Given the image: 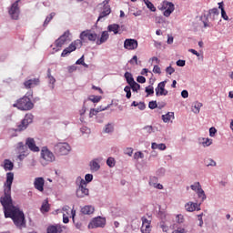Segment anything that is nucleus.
<instances>
[{"instance_id":"f03ea898","label":"nucleus","mask_w":233,"mask_h":233,"mask_svg":"<svg viewBox=\"0 0 233 233\" xmlns=\"http://www.w3.org/2000/svg\"><path fill=\"white\" fill-rule=\"evenodd\" d=\"M13 106L14 108H17L18 110L26 112L34 108V103H32L30 97L24 96L23 97L16 100V103H15Z\"/></svg>"},{"instance_id":"cd10ccee","label":"nucleus","mask_w":233,"mask_h":233,"mask_svg":"<svg viewBox=\"0 0 233 233\" xmlns=\"http://www.w3.org/2000/svg\"><path fill=\"white\" fill-rule=\"evenodd\" d=\"M101 168V166L99 165V159H94L90 162V169L92 172H97Z\"/></svg>"},{"instance_id":"f257e3e1","label":"nucleus","mask_w":233,"mask_h":233,"mask_svg":"<svg viewBox=\"0 0 233 233\" xmlns=\"http://www.w3.org/2000/svg\"><path fill=\"white\" fill-rule=\"evenodd\" d=\"M12 183H14V173H6V180L4 184L5 196L0 198V203L4 207L5 218H11L15 227L22 228L25 227V213L19 208L14 206L12 200Z\"/></svg>"},{"instance_id":"c85d7f7f","label":"nucleus","mask_w":233,"mask_h":233,"mask_svg":"<svg viewBox=\"0 0 233 233\" xmlns=\"http://www.w3.org/2000/svg\"><path fill=\"white\" fill-rule=\"evenodd\" d=\"M94 207L92 206H85L84 208H81V212L82 214L85 215H90V214H94Z\"/></svg>"},{"instance_id":"8fccbe9b","label":"nucleus","mask_w":233,"mask_h":233,"mask_svg":"<svg viewBox=\"0 0 233 233\" xmlns=\"http://www.w3.org/2000/svg\"><path fill=\"white\" fill-rule=\"evenodd\" d=\"M148 106L151 110L157 108V101H150Z\"/></svg>"},{"instance_id":"052dcab7","label":"nucleus","mask_w":233,"mask_h":233,"mask_svg":"<svg viewBox=\"0 0 233 233\" xmlns=\"http://www.w3.org/2000/svg\"><path fill=\"white\" fill-rule=\"evenodd\" d=\"M131 65H137V56H134L132 59L129 61Z\"/></svg>"},{"instance_id":"7c9ffc66","label":"nucleus","mask_w":233,"mask_h":233,"mask_svg":"<svg viewBox=\"0 0 233 233\" xmlns=\"http://www.w3.org/2000/svg\"><path fill=\"white\" fill-rule=\"evenodd\" d=\"M108 32H113L115 35L119 34V25L112 24L107 26Z\"/></svg>"},{"instance_id":"e433bc0d","label":"nucleus","mask_w":233,"mask_h":233,"mask_svg":"<svg viewBox=\"0 0 233 233\" xmlns=\"http://www.w3.org/2000/svg\"><path fill=\"white\" fill-rule=\"evenodd\" d=\"M47 77H48L49 83L51 85L56 84V78L52 76V69H50V68L47 69Z\"/></svg>"},{"instance_id":"0e129e2a","label":"nucleus","mask_w":233,"mask_h":233,"mask_svg":"<svg viewBox=\"0 0 233 233\" xmlns=\"http://www.w3.org/2000/svg\"><path fill=\"white\" fill-rule=\"evenodd\" d=\"M186 62L185 60H177V66H185Z\"/></svg>"},{"instance_id":"603ef678","label":"nucleus","mask_w":233,"mask_h":233,"mask_svg":"<svg viewBox=\"0 0 233 233\" xmlns=\"http://www.w3.org/2000/svg\"><path fill=\"white\" fill-rule=\"evenodd\" d=\"M167 74H168L169 76H172V74H174V72H176V69H174V67H172L171 66H167L166 69Z\"/></svg>"},{"instance_id":"2f4dec72","label":"nucleus","mask_w":233,"mask_h":233,"mask_svg":"<svg viewBox=\"0 0 233 233\" xmlns=\"http://www.w3.org/2000/svg\"><path fill=\"white\" fill-rule=\"evenodd\" d=\"M174 112H168L167 114L162 116L164 123H169L171 119H174Z\"/></svg>"},{"instance_id":"2eb2a0df","label":"nucleus","mask_w":233,"mask_h":233,"mask_svg":"<svg viewBox=\"0 0 233 233\" xmlns=\"http://www.w3.org/2000/svg\"><path fill=\"white\" fill-rule=\"evenodd\" d=\"M191 189L198 193V198H200L202 201L207 199V195H205V191L201 188V184H199V182L191 185Z\"/></svg>"},{"instance_id":"dca6fc26","label":"nucleus","mask_w":233,"mask_h":233,"mask_svg":"<svg viewBox=\"0 0 233 233\" xmlns=\"http://www.w3.org/2000/svg\"><path fill=\"white\" fill-rule=\"evenodd\" d=\"M34 187L38 192H45V178L43 177H35Z\"/></svg>"},{"instance_id":"9d476101","label":"nucleus","mask_w":233,"mask_h":233,"mask_svg":"<svg viewBox=\"0 0 233 233\" xmlns=\"http://www.w3.org/2000/svg\"><path fill=\"white\" fill-rule=\"evenodd\" d=\"M21 0H16L14 4H12V5L8 11L9 15H11V17L13 19H15V21H17V19H19V14H20L19 2Z\"/></svg>"},{"instance_id":"ddd939ff","label":"nucleus","mask_w":233,"mask_h":233,"mask_svg":"<svg viewBox=\"0 0 233 233\" xmlns=\"http://www.w3.org/2000/svg\"><path fill=\"white\" fill-rule=\"evenodd\" d=\"M167 86V80L158 83L157 86L155 88L157 97L159 96H168V90L165 89Z\"/></svg>"},{"instance_id":"bf43d9fd","label":"nucleus","mask_w":233,"mask_h":233,"mask_svg":"<svg viewBox=\"0 0 233 233\" xmlns=\"http://www.w3.org/2000/svg\"><path fill=\"white\" fill-rule=\"evenodd\" d=\"M153 72L154 74H161V67L159 66H154Z\"/></svg>"},{"instance_id":"49530a36","label":"nucleus","mask_w":233,"mask_h":233,"mask_svg":"<svg viewBox=\"0 0 233 233\" xmlns=\"http://www.w3.org/2000/svg\"><path fill=\"white\" fill-rule=\"evenodd\" d=\"M76 65H82V66L88 67V65H86V64L85 63V56H82V57L79 58V59L76 61Z\"/></svg>"},{"instance_id":"6e6552de","label":"nucleus","mask_w":233,"mask_h":233,"mask_svg":"<svg viewBox=\"0 0 233 233\" xmlns=\"http://www.w3.org/2000/svg\"><path fill=\"white\" fill-rule=\"evenodd\" d=\"M86 181L85 179H80V184L78 188L76 189V196L77 198H85V196H88V188Z\"/></svg>"},{"instance_id":"f704fd0d","label":"nucleus","mask_w":233,"mask_h":233,"mask_svg":"<svg viewBox=\"0 0 233 233\" xmlns=\"http://www.w3.org/2000/svg\"><path fill=\"white\" fill-rule=\"evenodd\" d=\"M201 106H203L202 103L196 102L194 105V108L192 109V112H194V114H199V111L201 110Z\"/></svg>"},{"instance_id":"6ab92c4d","label":"nucleus","mask_w":233,"mask_h":233,"mask_svg":"<svg viewBox=\"0 0 233 233\" xmlns=\"http://www.w3.org/2000/svg\"><path fill=\"white\" fill-rule=\"evenodd\" d=\"M68 35H70L69 31H66L56 41V48H61L65 43H66V39H68Z\"/></svg>"},{"instance_id":"de8ad7c7","label":"nucleus","mask_w":233,"mask_h":233,"mask_svg":"<svg viewBox=\"0 0 233 233\" xmlns=\"http://www.w3.org/2000/svg\"><path fill=\"white\" fill-rule=\"evenodd\" d=\"M90 101H92V103H99V101H101V96H91L89 97Z\"/></svg>"},{"instance_id":"a19ab883","label":"nucleus","mask_w":233,"mask_h":233,"mask_svg":"<svg viewBox=\"0 0 233 233\" xmlns=\"http://www.w3.org/2000/svg\"><path fill=\"white\" fill-rule=\"evenodd\" d=\"M132 87H130V86H127L125 88H124V91L126 92V97L127 99H130L132 97Z\"/></svg>"},{"instance_id":"423d86ee","label":"nucleus","mask_w":233,"mask_h":233,"mask_svg":"<svg viewBox=\"0 0 233 233\" xmlns=\"http://www.w3.org/2000/svg\"><path fill=\"white\" fill-rule=\"evenodd\" d=\"M79 37H80L79 41H81L82 44L87 43V41L94 42L97 40V34L92 33V31L90 30H86L80 34Z\"/></svg>"},{"instance_id":"58836bf2","label":"nucleus","mask_w":233,"mask_h":233,"mask_svg":"<svg viewBox=\"0 0 233 233\" xmlns=\"http://www.w3.org/2000/svg\"><path fill=\"white\" fill-rule=\"evenodd\" d=\"M218 8L221 10V17L224 19V21H228V15H227V12L225 11V8L219 4Z\"/></svg>"},{"instance_id":"72a5a7b5","label":"nucleus","mask_w":233,"mask_h":233,"mask_svg":"<svg viewBox=\"0 0 233 233\" xmlns=\"http://www.w3.org/2000/svg\"><path fill=\"white\" fill-rule=\"evenodd\" d=\"M50 210V204H48V200H45L41 207V212H48Z\"/></svg>"},{"instance_id":"6e6d98bb","label":"nucleus","mask_w":233,"mask_h":233,"mask_svg":"<svg viewBox=\"0 0 233 233\" xmlns=\"http://www.w3.org/2000/svg\"><path fill=\"white\" fill-rule=\"evenodd\" d=\"M206 166L207 167H216V161L212 159H208L206 161Z\"/></svg>"},{"instance_id":"ea45409f","label":"nucleus","mask_w":233,"mask_h":233,"mask_svg":"<svg viewBox=\"0 0 233 233\" xmlns=\"http://www.w3.org/2000/svg\"><path fill=\"white\" fill-rule=\"evenodd\" d=\"M106 165L110 168H114V167H116V159L114 157H108L106 160Z\"/></svg>"},{"instance_id":"864d4df0","label":"nucleus","mask_w":233,"mask_h":233,"mask_svg":"<svg viewBox=\"0 0 233 233\" xmlns=\"http://www.w3.org/2000/svg\"><path fill=\"white\" fill-rule=\"evenodd\" d=\"M97 114H99V110L93 108L89 112V117H93L94 116H97Z\"/></svg>"},{"instance_id":"1a4fd4ad","label":"nucleus","mask_w":233,"mask_h":233,"mask_svg":"<svg viewBox=\"0 0 233 233\" xmlns=\"http://www.w3.org/2000/svg\"><path fill=\"white\" fill-rule=\"evenodd\" d=\"M55 150L59 156H66L70 152V145L68 143H58L55 146Z\"/></svg>"},{"instance_id":"b1692460","label":"nucleus","mask_w":233,"mask_h":233,"mask_svg":"<svg viewBox=\"0 0 233 233\" xmlns=\"http://www.w3.org/2000/svg\"><path fill=\"white\" fill-rule=\"evenodd\" d=\"M39 85V78L29 79L24 83L25 88H34Z\"/></svg>"},{"instance_id":"c9c22d12","label":"nucleus","mask_w":233,"mask_h":233,"mask_svg":"<svg viewBox=\"0 0 233 233\" xmlns=\"http://www.w3.org/2000/svg\"><path fill=\"white\" fill-rule=\"evenodd\" d=\"M143 1L147 5V7L149 8L151 12H156V6L154 5V4H152V2H150L149 0H143Z\"/></svg>"},{"instance_id":"393cba45","label":"nucleus","mask_w":233,"mask_h":233,"mask_svg":"<svg viewBox=\"0 0 233 233\" xmlns=\"http://www.w3.org/2000/svg\"><path fill=\"white\" fill-rule=\"evenodd\" d=\"M63 232V228L60 225H51L47 228L46 233H61Z\"/></svg>"},{"instance_id":"4d7b16f0","label":"nucleus","mask_w":233,"mask_h":233,"mask_svg":"<svg viewBox=\"0 0 233 233\" xmlns=\"http://www.w3.org/2000/svg\"><path fill=\"white\" fill-rule=\"evenodd\" d=\"M137 83H141V84L147 83V78H145V76H139L137 77Z\"/></svg>"},{"instance_id":"37998d69","label":"nucleus","mask_w":233,"mask_h":233,"mask_svg":"<svg viewBox=\"0 0 233 233\" xmlns=\"http://www.w3.org/2000/svg\"><path fill=\"white\" fill-rule=\"evenodd\" d=\"M146 93H147V97H148V96H153L154 94V86H148L146 87Z\"/></svg>"},{"instance_id":"c756f323","label":"nucleus","mask_w":233,"mask_h":233,"mask_svg":"<svg viewBox=\"0 0 233 233\" xmlns=\"http://www.w3.org/2000/svg\"><path fill=\"white\" fill-rule=\"evenodd\" d=\"M154 181H157V177H153L150 178L149 185L151 187H154L155 188H157L158 190H163V185L154 183Z\"/></svg>"},{"instance_id":"338daca9","label":"nucleus","mask_w":233,"mask_h":233,"mask_svg":"<svg viewBox=\"0 0 233 233\" xmlns=\"http://www.w3.org/2000/svg\"><path fill=\"white\" fill-rule=\"evenodd\" d=\"M181 96H182V97H184V99H187V97H188V91L183 90L181 92Z\"/></svg>"},{"instance_id":"aec40b11","label":"nucleus","mask_w":233,"mask_h":233,"mask_svg":"<svg viewBox=\"0 0 233 233\" xmlns=\"http://www.w3.org/2000/svg\"><path fill=\"white\" fill-rule=\"evenodd\" d=\"M25 145L32 152H39V147L35 146V140H34V138L28 137L25 141Z\"/></svg>"},{"instance_id":"5701e85b","label":"nucleus","mask_w":233,"mask_h":233,"mask_svg":"<svg viewBox=\"0 0 233 233\" xmlns=\"http://www.w3.org/2000/svg\"><path fill=\"white\" fill-rule=\"evenodd\" d=\"M208 17H209L211 21H218V18L219 17V10H218V8L210 9Z\"/></svg>"},{"instance_id":"473e14b6","label":"nucleus","mask_w":233,"mask_h":233,"mask_svg":"<svg viewBox=\"0 0 233 233\" xmlns=\"http://www.w3.org/2000/svg\"><path fill=\"white\" fill-rule=\"evenodd\" d=\"M124 76L126 77V81L129 84V86L132 85V83L136 82L134 80V76H132V73L126 72Z\"/></svg>"},{"instance_id":"0eeeda50","label":"nucleus","mask_w":233,"mask_h":233,"mask_svg":"<svg viewBox=\"0 0 233 233\" xmlns=\"http://www.w3.org/2000/svg\"><path fill=\"white\" fill-rule=\"evenodd\" d=\"M32 121H34V115L26 114L25 116V118L15 128V132H22V130H26V127H28V125H30V123H32Z\"/></svg>"},{"instance_id":"412c9836","label":"nucleus","mask_w":233,"mask_h":233,"mask_svg":"<svg viewBox=\"0 0 233 233\" xmlns=\"http://www.w3.org/2000/svg\"><path fill=\"white\" fill-rule=\"evenodd\" d=\"M112 9H110V5H103V10L99 14L97 18V22L101 21V19L110 15Z\"/></svg>"},{"instance_id":"a211bd4d","label":"nucleus","mask_w":233,"mask_h":233,"mask_svg":"<svg viewBox=\"0 0 233 233\" xmlns=\"http://www.w3.org/2000/svg\"><path fill=\"white\" fill-rule=\"evenodd\" d=\"M142 221V227L140 228L142 233H150L152 232V227L150 226L151 221L147 220V218H141Z\"/></svg>"},{"instance_id":"7ed1b4c3","label":"nucleus","mask_w":233,"mask_h":233,"mask_svg":"<svg viewBox=\"0 0 233 233\" xmlns=\"http://www.w3.org/2000/svg\"><path fill=\"white\" fill-rule=\"evenodd\" d=\"M158 8L163 12V15L165 17H170V15H172V12H174V10H176V6L174 5V4L172 2H168L167 0H164L160 4Z\"/></svg>"},{"instance_id":"20e7f679","label":"nucleus","mask_w":233,"mask_h":233,"mask_svg":"<svg viewBox=\"0 0 233 233\" xmlns=\"http://www.w3.org/2000/svg\"><path fill=\"white\" fill-rule=\"evenodd\" d=\"M63 211V223H68L69 218H72L73 223H76V209L70 208L69 206H65L62 208Z\"/></svg>"},{"instance_id":"a878e982","label":"nucleus","mask_w":233,"mask_h":233,"mask_svg":"<svg viewBox=\"0 0 233 233\" xmlns=\"http://www.w3.org/2000/svg\"><path fill=\"white\" fill-rule=\"evenodd\" d=\"M108 37H110L108 31L102 32L100 38L96 40V45H103V43H106V41H108Z\"/></svg>"},{"instance_id":"bb28decb","label":"nucleus","mask_w":233,"mask_h":233,"mask_svg":"<svg viewBox=\"0 0 233 233\" xmlns=\"http://www.w3.org/2000/svg\"><path fill=\"white\" fill-rule=\"evenodd\" d=\"M3 168L5 170V172H8V170H14V162H11L10 159H5Z\"/></svg>"},{"instance_id":"5fc2aeb1","label":"nucleus","mask_w":233,"mask_h":233,"mask_svg":"<svg viewBox=\"0 0 233 233\" xmlns=\"http://www.w3.org/2000/svg\"><path fill=\"white\" fill-rule=\"evenodd\" d=\"M144 155L141 153V151L136 152L134 155L135 159H143Z\"/></svg>"},{"instance_id":"69168bd1","label":"nucleus","mask_w":233,"mask_h":233,"mask_svg":"<svg viewBox=\"0 0 233 233\" xmlns=\"http://www.w3.org/2000/svg\"><path fill=\"white\" fill-rule=\"evenodd\" d=\"M157 149L158 150H167V146L165 144H158Z\"/></svg>"},{"instance_id":"39448f33","label":"nucleus","mask_w":233,"mask_h":233,"mask_svg":"<svg viewBox=\"0 0 233 233\" xmlns=\"http://www.w3.org/2000/svg\"><path fill=\"white\" fill-rule=\"evenodd\" d=\"M83 46V43L81 40L76 39L74 42H72L68 47L65 48L61 54V57H66L68 54H72V52H76L77 48H81Z\"/></svg>"},{"instance_id":"f8f14e48","label":"nucleus","mask_w":233,"mask_h":233,"mask_svg":"<svg viewBox=\"0 0 233 233\" xmlns=\"http://www.w3.org/2000/svg\"><path fill=\"white\" fill-rule=\"evenodd\" d=\"M41 156L45 159V161H47L48 163H52L56 159V157L54 156V153L52 151L48 150V147H44L41 150Z\"/></svg>"},{"instance_id":"9b49d317","label":"nucleus","mask_w":233,"mask_h":233,"mask_svg":"<svg viewBox=\"0 0 233 233\" xmlns=\"http://www.w3.org/2000/svg\"><path fill=\"white\" fill-rule=\"evenodd\" d=\"M106 225V218L97 217L95 218L89 224V228H103Z\"/></svg>"},{"instance_id":"4be33fe9","label":"nucleus","mask_w":233,"mask_h":233,"mask_svg":"<svg viewBox=\"0 0 233 233\" xmlns=\"http://www.w3.org/2000/svg\"><path fill=\"white\" fill-rule=\"evenodd\" d=\"M201 204L194 203V202H189L185 205V208L187 212H194L195 210H201L200 208Z\"/></svg>"},{"instance_id":"f3484780","label":"nucleus","mask_w":233,"mask_h":233,"mask_svg":"<svg viewBox=\"0 0 233 233\" xmlns=\"http://www.w3.org/2000/svg\"><path fill=\"white\" fill-rule=\"evenodd\" d=\"M16 152L20 154L18 159H23L26 156V152H28V147L23 142H19L16 146Z\"/></svg>"},{"instance_id":"c03bdc74","label":"nucleus","mask_w":233,"mask_h":233,"mask_svg":"<svg viewBox=\"0 0 233 233\" xmlns=\"http://www.w3.org/2000/svg\"><path fill=\"white\" fill-rule=\"evenodd\" d=\"M176 221L178 223V225H181V223H185V217L181 214L177 215Z\"/></svg>"},{"instance_id":"09e8293b","label":"nucleus","mask_w":233,"mask_h":233,"mask_svg":"<svg viewBox=\"0 0 233 233\" xmlns=\"http://www.w3.org/2000/svg\"><path fill=\"white\" fill-rule=\"evenodd\" d=\"M203 147H210L212 145V140L208 139V138H203V142H202Z\"/></svg>"},{"instance_id":"13d9d810","label":"nucleus","mask_w":233,"mask_h":233,"mask_svg":"<svg viewBox=\"0 0 233 233\" xmlns=\"http://www.w3.org/2000/svg\"><path fill=\"white\" fill-rule=\"evenodd\" d=\"M216 132H218L216 127H210L209 128V136H210V137H214V136H216Z\"/></svg>"},{"instance_id":"774afa93","label":"nucleus","mask_w":233,"mask_h":233,"mask_svg":"<svg viewBox=\"0 0 233 233\" xmlns=\"http://www.w3.org/2000/svg\"><path fill=\"white\" fill-rule=\"evenodd\" d=\"M172 233H185V228H178L177 229L174 230Z\"/></svg>"},{"instance_id":"e2e57ef3","label":"nucleus","mask_w":233,"mask_h":233,"mask_svg":"<svg viewBox=\"0 0 233 233\" xmlns=\"http://www.w3.org/2000/svg\"><path fill=\"white\" fill-rule=\"evenodd\" d=\"M160 228H162L163 232H168V226L165 225V223L160 225Z\"/></svg>"},{"instance_id":"3c124183","label":"nucleus","mask_w":233,"mask_h":233,"mask_svg":"<svg viewBox=\"0 0 233 233\" xmlns=\"http://www.w3.org/2000/svg\"><path fill=\"white\" fill-rule=\"evenodd\" d=\"M86 183H90L92 179H94V176L92 174H86L85 176Z\"/></svg>"},{"instance_id":"79ce46f5","label":"nucleus","mask_w":233,"mask_h":233,"mask_svg":"<svg viewBox=\"0 0 233 233\" xmlns=\"http://www.w3.org/2000/svg\"><path fill=\"white\" fill-rule=\"evenodd\" d=\"M56 16V13H51L45 20L44 26H48V23Z\"/></svg>"},{"instance_id":"680f3d73","label":"nucleus","mask_w":233,"mask_h":233,"mask_svg":"<svg viewBox=\"0 0 233 233\" xmlns=\"http://www.w3.org/2000/svg\"><path fill=\"white\" fill-rule=\"evenodd\" d=\"M126 154H127V156H132V154H134V149H132V147H127V148L126 149Z\"/></svg>"},{"instance_id":"4468645a","label":"nucleus","mask_w":233,"mask_h":233,"mask_svg":"<svg viewBox=\"0 0 233 233\" xmlns=\"http://www.w3.org/2000/svg\"><path fill=\"white\" fill-rule=\"evenodd\" d=\"M137 46H139V44L136 39L127 38L124 42V48L126 50H137Z\"/></svg>"},{"instance_id":"a18cd8bd","label":"nucleus","mask_w":233,"mask_h":233,"mask_svg":"<svg viewBox=\"0 0 233 233\" xmlns=\"http://www.w3.org/2000/svg\"><path fill=\"white\" fill-rule=\"evenodd\" d=\"M105 132L106 134H110V132H114V126H112V124H107L105 127Z\"/></svg>"},{"instance_id":"4c0bfd02","label":"nucleus","mask_w":233,"mask_h":233,"mask_svg":"<svg viewBox=\"0 0 233 233\" xmlns=\"http://www.w3.org/2000/svg\"><path fill=\"white\" fill-rule=\"evenodd\" d=\"M129 86L133 90V92H137L138 90H141V85L137 84V82H133L129 85Z\"/></svg>"}]
</instances>
